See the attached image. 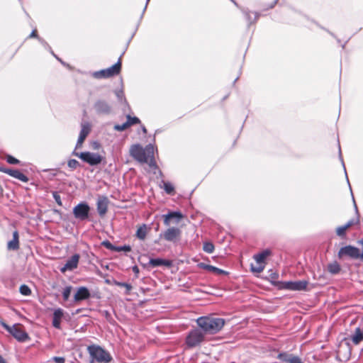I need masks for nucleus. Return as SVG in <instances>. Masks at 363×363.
I'll return each mask as SVG.
<instances>
[{"mask_svg":"<svg viewBox=\"0 0 363 363\" xmlns=\"http://www.w3.org/2000/svg\"><path fill=\"white\" fill-rule=\"evenodd\" d=\"M203 250L207 253H212L214 251V245L211 242H206L203 243Z\"/></svg>","mask_w":363,"mask_h":363,"instance_id":"obj_32","label":"nucleus"},{"mask_svg":"<svg viewBox=\"0 0 363 363\" xmlns=\"http://www.w3.org/2000/svg\"><path fill=\"white\" fill-rule=\"evenodd\" d=\"M52 360L56 363H65V359L63 357H53Z\"/></svg>","mask_w":363,"mask_h":363,"instance_id":"obj_46","label":"nucleus"},{"mask_svg":"<svg viewBox=\"0 0 363 363\" xmlns=\"http://www.w3.org/2000/svg\"><path fill=\"white\" fill-rule=\"evenodd\" d=\"M288 363H302V362L298 357L293 356L289 360Z\"/></svg>","mask_w":363,"mask_h":363,"instance_id":"obj_47","label":"nucleus"},{"mask_svg":"<svg viewBox=\"0 0 363 363\" xmlns=\"http://www.w3.org/2000/svg\"><path fill=\"white\" fill-rule=\"evenodd\" d=\"M352 199H353V201H354V208H355V212H356V218L350 220L345 225L347 227V229L349 228H350L351 226L354 225H357V224L359 223V211H358V209H357V206L356 205V203H355V201H354V199L353 196H352Z\"/></svg>","mask_w":363,"mask_h":363,"instance_id":"obj_25","label":"nucleus"},{"mask_svg":"<svg viewBox=\"0 0 363 363\" xmlns=\"http://www.w3.org/2000/svg\"><path fill=\"white\" fill-rule=\"evenodd\" d=\"M271 254L270 250H264L262 252L257 253L253 256L254 259L258 264H264L266 258Z\"/></svg>","mask_w":363,"mask_h":363,"instance_id":"obj_21","label":"nucleus"},{"mask_svg":"<svg viewBox=\"0 0 363 363\" xmlns=\"http://www.w3.org/2000/svg\"><path fill=\"white\" fill-rule=\"evenodd\" d=\"M338 257L339 258L349 257L352 259H358L360 257V251L359 249L356 247L347 245L340 249L338 252Z\"/></svg>","mask_w":363,"mask_h":363,"instance_id":"obj_10","label":"nucleus"},{"mask_svg":"<svg viewBox=\"0 0 363 363\" xmlns=\"http://www.w3.org/2000/svg\"><path fill=\"white\" fill-rule=\"evenodd\" d=\"M351 340L354 344H359L363 340V330L359 328H357L354 333L351 335Z\"/></svg>","mask_w":363,"mask_h":363,"instance_id":"obj_22","label":"nucleus"},{"mask_svg":"<svg viewBox=\"0 0 363 363\" xmlns=\"http://www.w3.org/2000/svg\"><path fill=\"white\" fill-rule=\"evenodd\" d=\"M6 159V162L11 164H17L19 163V160L11 155H7Z\"/></svg>","mask_w":363,"mask_h":363,"instance_id":"obj_43","label":"nucleus"},{"mask_svg":"<svg viewBox=\"0 0 363 363\" xmlns=\"http://www.w3.org/2000/svg\"><path fill=\"white\" fill-rule=\"evenodd\" d=\"M339 157H340V159L341 160V162L342 164V166L344 167V169H345V174H347L346 173V169H345V164H344V162H343V159L342 157V155H341V150H340V146L339 145Z\"/></svg>","mask_w":363,"mask_h":363,"instance_id":"obj_49","label":"nucleus"},{"mask_svg":"<svg viewBox=\"0 0 363 363\" xmlns=\"http://www.w3.org/2000/svg\"><path fill=\"white\" fill-rule=\"evenodd\" d=\"M242 12L245 15V17L246 18V21H247L248 23V25H251L252 23H255L257 19L259 18V13H254V20L252 21V18H251V12L248 10H246V9H242Z\"/></svg>","mask_w":363,"mask_h":363,"instance_id":"obj_26","label":"nucleus"},{"mask_svg":"<svg viewBox=\"0 0 363 363\" xmlns=\"http://www.w3.org/2000/svg\"><path fill=\"white\" fill-rule=\"evenodd\" d=\"M72 155L80 158L83 162L91 166L98 165L102 161V157L96 152H91L89 151L79 152L76 151V150H74Z\"/></svg>","mask_w":363,"mask_h":363,"instance_id":"obj_5","label":"nucleus"},{"mask_svg":"<svg viewBox=\"0 0 363 363\" xmlns=\"http://www.w3.org/2000/svg\"><path fill=\"white\" fill-rule=\"evenodd\" d=\"M133 271L135 272H138V267L135 266L133 268Z\"/></svg>","mask_w":363,"mask_h":363,"instance_id":"obj_54","label":"nucleus"},{"mask_svg":"<svg viewBox=\"0 0 363 363\" xmlns=\"http://www.w3.org/2000/svg\"><path fill=\"white\" fill-rule=\"evenodd\" d=\"M115 94H116V96L119 102L121 103H123V102H126V99L125 98V95H124V92L122 89H120V90H116L115 91Z\"/></svg>","mask_w":363,"mask_h":363,"instance_id":"obj_38","label":"nucleus"},{"mask_svg":"<svg viewBox=\"0 0 363 363\" xmlns=\"http://www.w3.org/2000/svg\"><path fill=\"white\" fill-rule=\"evenodd\" d=\"M109 200L107 196L99 195L96 201V209L99 215L104 217L108 211Z\"/></svg>","mask_w":363,"mask_h":363,"instance_id":"obj_12","label":"nucleus"},{"mask_svg":"<svg viewBox=\"0 0 363 363\" xmlns=\"http://www.w3.org/2000/svg\"><path fill=\"white\" fill-rule=\"evenodd\" d=\"M347 230V227L344 225L342 226H339L336 229V233L338 236L341 238H345L346 235V230Z\"/></svg>","mask_w":363,"mask_h":363,"instance_id":"obj_36","label":"nucleus"},{"mask_svg":"<svg viewBox=\"0 0 363 363\" xmlns=\"http://www.w3.org/2000/svg\"><path fill=\"white\" fill-rule=\"evenodd\" d=\"M72 289V286H67L63 289L62 297H63V300L65 301H68V299L70 296V294H71Z\"/></svg>","mask_w":363,"mask_h":363,"instance_id":"obj_31","label":"nucleus"},{"mask_svg":"<svg viewBox=\"0 0 363 363\" xmlns=\"http://www.w3.org/2000/svg\"><path fill=\"white\" fill-rule=\"evenodd\" d=\"M87 352L91 358L90 363H109L113 359L111 354L99 345H89Z\"/></svg>","mask_w":363,"mask_h":363,"instance_id":"obj_3","label":"nucleus"},{"mask_svg":"<svg viewBox=\"0 0 363 363\" xmlns=\"http://www.w3.org/2000/svg\"><path fill=\"white\" fill-rule=\"evenodd\" d=\"M147 235V226L145 224H143L140 226L136 231V236L140 240H145Z\"/></svg>","mask_w":363,"mask_h":363,"instance_id":"obj_28","label":"nucleus"},{"mask_svg":"<svg viewBox=\"0 0 363 363\" xmlns=\"http://www.w3.org/2000/svg\"><path fill=\"white\" fill-rule=\"evenodd\" d=\"M1 325L18 342H23L30 339L28 334L23 329V326L20 324H14L13 326H9L6 323L1 322Z\"/></svg>","mask_w":363,"mask_h":363,"instance_id":"obj_4","label":"nucleus"},{"mask_svg":"<svg viewBox=\"0 0 363 363\" xmlns=\"http://www.w3.org/2000/svg\"><path fill=\"white\" fill-rule=\"evenodd\" d=\"M94 109L99 115H108L111 113V105L104 99H98L94 104Z\"/></svg>","mask_w":363,"mask_h":363,"instance_id":"obj_11","label":"nucleus"},{"mask_svg":"<svg viewBox=\"0 0 363 363\" xmlns=\"http://www.w3.org/2000/svg\"><path fill=\"white\" fill-rule=\"evenodd\" d=\"M164 219V224L166 226H169L172 223H178L183 218V215L179 211H171L167 214L162 215Z\"/></svg>","mask_w":363,"mask_h":363,"instance_id":"obj_13","label":"nucleus"},{"mask_svg":"<svg viewBox=\"0 0 363 363\" xmlns=\"http://www.w3.org/2000/svg\"><path fill=\"white\" fill-rule=\"evenodd\" d=\"M115 284L118 286H121L126 289V294H128L132 289V286L126 282L116 281Z\"/></svg>","mask_w":363,"mask_h":363,"instance_id":"obj_37","label":"nucleus"},{"mask_svg":"<svg viewBox=\"0 0 363 363\" xmlns=\"http://www.w3.org/2000/svg\"><path fill=\"white\" fill-rule=\"evenodd\" d=\"M149 1H150V0H147V1H146V4H145V8H144V9H143V14L144 13V12H145V9H147V4H148Z\"/></svg>","mask_w":363,"mask_h":363,"instance_id":"obj_51","label":"nucleus"},{"mask_svg":"<svg viewBox=\"0 0 363 363\" xmlns=\"http://www.w3.org/2000/svg\"><path fill=\"white\" fill-rule=\"evenodd\" d=\"M121 69V56L119 57L118 62L112 65L111 67L101 69L100 71L95 72L93 74V76L95 78L101 79V78H109L117 75L120 73Z\"/></svg>","mask_w":363,"mask_h":363,"instance_id":"obj_6","label":"nucleus"},{"mask_svg":"<svg viewBox=\"0 0 363 363\" xmlns=\"http://www.w3.org/2000/svg\"><path fill=\"white\" fill-rule=\"evenodd\" d=\"M182 231L179 228L176 227H171L167 228L160 235V238L168 242H177L180 240Z\"/></svg>","mask_w":363,"mask_h":363,"instance_id":"obj_9","label":"nucleus"},{"mask_svg":"<svg viewBox=\"0 0 363 363\" xmlns=\"http://www.w3.org/2000/svg\"><path fill=\"white\" fill-rule=\"evenodd\" d=\"M104 313H105V315H106V318L110 317V313L108 311H106Z\"/></svg>","mask_w":363,"mask_h":363,"instance_id":"obj_53","label":"nucleus"},{"mask_svg":"<svg viewBox=\"0 0 363 363\" xmlns=\"http://www.w3.org/2000/svg\"><path fill=\"white\" fill-rule=\"evenodd\" d=\"M0 172L6 173L23 182H27L28 181V178L18 169L0 167Z\"/></svg>","mask_w":363,"mask_h":363,"instance_id":"obj_16","label":"nucleus"},{"mask_svg":"<svg viewBox=\"0 0 363 363\" xmlns=\"http://www.w3.org/2000/svg\"><path fill=\"white\" fill-rule=\"evenodd\" d=\"M142 130L144 133H147V129L145 126H142Z\"/></svg>","mask_w":363,"mask_h":363,"instance_id":"obj_52","label":"nucleus"},{"mask_svg":"<svg viewBox=\"0 0 363 363\" xmlns=\"http://www.w3.org/2000/svg\"><path fill=\"white\" fill-rule=\"evenodd\" d=\"M127 123L128 125V126L130 127V125H134V124H137V123H140V119L136 117V116H130V115H128L127 116Z\"/></svg>","mask_w":363,"mask_h":363,"instance_id":"obj_33","label":"nucleus"},{"mask_svg":"<svg viewBox=\"0 0 363 363\" xmlns=\"http://www.w3.org/2000/svg\"><path fill=\"white\" fill-rule=\"evenodd\" d=\"M29 38H38H38H40V37H39V36L38 35V34H37V31H36V30H35V29H34V30L31 32V33H30V35H29Z\"/></svg>","mask_w":363,"mask_h":363,"instance_id":"obj_48","label":"nucleus"},{"mask_svg":"<svg viewBox=\"0 0 363 363\" xmlns=\"http://www.w3.org/2000/svg\"><path fill=\"white\" fill-rule=\"evenodd\" d=\"M91 130L90 125L88 123L82 124V129L76 144L75 149L80 148Z\"/></svg>","mask_w":363,"mask_h":363,"instance_id":"obj_15","label":"nucleus"},{"mask_svg":"<svg viewBox=\"0 0 363 363\" xmlns=\"http://www.w3.org/2000/svg\"><path fill=\"white\" fill-rule=\"evenodd\" d=\"M19 291L23 296H29L31 294L30 289L26 284H23L20 286Z\"/></svg>","mask_w":363,"mask_h":363,"instance_id":"obj_34","label":"nucleus"},{"mask_svg":"<svg viewBox=\"0 0 363 363\" xmlns=\"http://www.w3.org/2000/svg\"><path fill=\"white\" fill-rule=\"evenodd\" d=\"M130 252L131 251V247L130 245L116 246L115 252Z\"/></svg>","mask_w":363,"mask_h":363,"instance_id":"obj_41","label":"nucleus"},{"mask_svg":"<svg viewBox=\"0 0 363 363\" xmlns=\"http://www.w3.org/2000/svg\"><path fill=\"white\" fill-rule=\"evenodd\" d=\"M200 267H202L203 269H205L209 272H214L217 274H227V272L225 271H224L223 269H219V268L212 266V265L201 263V264H200Z\"/></svg>","mask_w":363,"mask_h":363,"instance_id":"obj_24","label":"nucleus"},{"mask_svg":"<svg viewBox=\"0 0 363 363\" xmlns=\"http://www.w3.org/2000/svg\"><path fill=\"white\" fill-rule=\"evenodd\" d=\"M80 256L79 254H74L70 259H67L65 265L60 268V272L65 273L67 271H72L75 269L79 263Z\"/></svg>","mask_w":363,"mask_h":363,"instance_id":"obj_14","label":"nucleus"},{"mask_svg":"<svg viewBox=\"0 0 363 363\" xmlns=\"http://www.w3.org/2000/svg\"><path fill=\"white\" fill-rule=\"evenodd\" d=\"M293 355L291 354H288L287 353H280L278 355V358L282 361V362H288L289 360L291 359V357H292Z\"/></svg>","mask_w":363,"mask_h":363,"instance_id":"obj_39","label":"nucleus"},{"mask_svg":"<svg viewBox=\"0 0 363 363\" xmlns=\"http://www.w3.org/2000/svg\"><path fill=\"white\" fill-rule=\"evenodd\" d=\"M0 363H6L5 359L2 357L1 355H0Z\"/></svg>","mask_w":363,"mask_h":363,"instance_id":"obj_50","label":"nucleus"},{"mask_svg":"<svg viewBox=\"0 0 363 363\" xmlns=\"http://www.w3.org/2000/svg\"><path fill=\"white\" fill-rule=\"evenodd\" d=\"M91 296L89 289L85 286H80L77 289L76 294L74 296L75 302H80L89 298Z\"/></svg>","mask_w":363,"mask_h":363,"instance_id":"obj_18","label":"nucleus"},{"mask_svg":"<svg viewBox=\"0 0 363 363\" xmlns=\"http://www.w3.org/2000/svg\"><path fill=\"white\" fill-rule=\"evenodd\" d=\"M18 233L16 230L13 233V239L8 242V248L9 250H18Z\"/></svg>","mask_w":363,"mask_h":363,"instance_id":"obj_23","label":"nucleus"},{"mask_svg":"<svg viewBox=\"0 0 363 363\" xmlns=\"http://www.w3.org/2000/svg\"><path fill=\"white\" fill-rule=\"evenodd\" d=\"M148 264L152 267H157L160 266L170 267L172 265L171 261L162 258L150 259Z\"/></svg>","mask_w":363,"mask_h":363,"instance_id":"obj_20","label":"nucleus"},{"mask_svg":"<svg viewBox=\"0 0 363 363\" xmlns=\"http://www.w3.org/2000/svg\"><path fill=\"white\" fill-rule=\"evenodd\" d=\"M308 282L306 280H300L296 281H288L285 284L286 288L292 291L306 290Z\"/></svg>","mask_w":363,"mask_h":363,"instance_id":"obj_17","label":"nucleus"},{"mask_svg":"<svg viewBox=\"0 0 363 363\" xmlns=\"http://www.w3.org/2000/svg\"><path fill=\"white\" fill-rule=\"evenodd\" d=\"M52 196H53V199H55V202L59 206H62V205L61 197H60V195L58 194V192H57V191L52 192Z\"/></svg>","mask_w":363,"mask_h":363,"instance_id":"obj_44","label":"nucleus"},{"mask_svg":"<svg viewBox=\"0 0 363 363\" xmlns=\"http://www.w3.org/2000/svg\"><path fill=\"white\" fill-rule=\"evenodd\" d=\"M101 245L105 247L106 249L108 250H110L111 251H114L115 252V249H116V246L113 245L111 242H109L108 240H104L102 242H101Z\"/></svg>","mask_w":363,"mask_h":363,"instance_id":"obj_40","label":"nucleus"},{"mask_svg":"<svg viewBox=\"0 0 363 363\" xmlns=\"http://www.w3.org/2000/svg\"><path fill=\"white\" fill-rule=\"evenodd\" d=\"M163 188L168 194H172L174 192V187L170 182H163Z\"/></svg>","mask_w":363,"mask_h":363,"instance_id":"obj_30","label":"nucleus"},{"mask_svg":"<svg viewBox=\"0 0 363 363\" xmlns=\"http://www.w3.org/2000/svg\"><path fill=\"white\" fill-rule=\"evenodd\" d=\"M264 269V264H259L258 267H252V272H258V273H260L262 272Z\"/></svg>","mask_w":363,"mask_h":363,"instance_id":"obj_45","label":"nucleus"},{"mask_svg":"<svg viewBox=\"0 0 363 363\" xmlns=\"http://www.w3.org/2000/svg\"><path fill=\"white\" fill-rule=\"evenodd\" d=\"M204 333L201 328L191 330L186 337V344L189 347H194L199 345L204 339Z\"/></svg>","mask_w":363,"mask_h":363,"instance_id":"obj_7","label":"nucleus"},{"mask_svg":"<svg viewBox=\"0 0 363 363\" xmlns=\"http://www.w3.org/2000/svg\"><path fill=\"white\" fill-rule=\"evenodd\" d=\"M197 324L204 334H215L223 328L225 320L220 318L205 316L199 318Z\"/></svg>","mask_w":363,"mask_h":363,"instance_id":"obj_2","label":"nucleus"},{"mask_svg":"<svg viewBox=\"0 0 363 363\" xmlns=\"http://www.w3.org/2000/svg\"><path fill=\"white\" fill-rule=\"evenodd\" d=\"M64 311L59 308L54 311L52 316V326L57 329L61 328V319L63 317Z\"/></svg>","mask_w":363,"mask_h":363,"instance_id":"obj_19","label":"nucleus"},{"mask_svg":"<svg viewBox=\"0 0 363 363\" xmlns=\"http://www.w3.org/2000/svg\"><path fill=\"white\" fill-rule=\"evenodd\" d=\"M340 265L336 261L330 263L328 265V271L331 274H337L340 272Z\"/></svg>","mask_w":363,"mask_h":363,"instance_id":"obj_27","label":"nucleus"},{"mask_svg":"<svg viewBox=\"0 0 363 363\" xmlns=\"http://www.w3.org/2000/svg\"><path fill=\"white\" fill-rule=\"evenodd\" d=\"M128 127L129 126H128L127 122H125L121 125H119V124L115 125L114 130H116L117 131H123V130H125L126 128H128Z\"/></svg>","mask_w":363,"mask_h":363,"instance_id":"obj_42","label":"nucleus"},{"mask_svg":"<svg viewBox=\"0 0 363 363\" xmlns=\"http://www.w3.org/2000/svg\"><path fill=\"white\" fill-rule=\"evenodd\" d=\"M131 156L141 163H148L150 167H156L154 158V146L152 144L146 145L143 148L139 144L131 146L130 149Z\"/></svg>","mask_w":363,"mask_h":363,"instance_id":"obj_1","label":"nucleus"},{"mask_svg":"<svg viewBox=\"0 0 363 363\" xmlns=\"http://www.w3.org/2000/svg\"><path fill=\"white\" fill-rule=\"evenodd\" d=\"M90 207L86 202H81L73 208L74 216L79 220H85L89 218Z\"/></svg>","mask_w":363,"mask_h":363,"instance_id":"obj_8","label":"nucleus"},{"mask_svg":"<svg viewBox=\"0 0 363 363\" xmlns=\"http://www.w3.org/2000/svg\"><path fill=\"white\" fill-rule=\"evenodd\" d=\"M67 166L70 170L74 171L80 167V164L77 160L74 159H70L67 161Z\"/></svg>","mask_w":363,"mask_h":363,"instance_id":"obj_29","label":"nucleus"},{"mask_svg":"<svg viewBox=\"0 0 363 363\" xmlns=\"http://www.w3.org/2000/svg\"><path fill=\"white\" fill-rule=\"evenodd\" d=\"M38 40L40 42V43H41L43 46H45L46 48H48V49L50 50V52L52 53V55L53 56H55V58H56L57 60H59L62 64H63V65L65 64V63H64V62H62V60H60L57 56H56V55H55V53L52 52V50L51 48L49 46V45L47 43V42H45L43 39H42V38H38Z\"/></svg>","mask_w":363,"mask_h":363,"instance_id":"obj_35","label":"nucleus"},{"mask_svg":"<svg viewBox=\"0 0 363 363\" xmlns=\"http://www.w3.org/2000/svg\"><path fill=\"white\" fill-rule=\"evenodd\" d=\"M347 181L348 184H350L349 179L347 177ZM349 186H350V184H349ZM350 191H352L351 186H350Z\"/></svg>","mask_w":363,"mask_h":363,"instance_id":"obj_55","label":"nucleus"}]
</instances>
